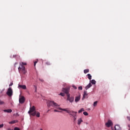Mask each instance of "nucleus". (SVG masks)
<instances>
[{
  "instance_id": "f257e3e1",
  "label": "nucleus",
  "mask_w": 130,
  "mask_h": 130,
  "mask_svg": "<svg viewBox=\"0 0 130 130\" xmlns=\"http://www.w3.org/2000/svg\"><path fill=\"white\" fill-rule=\"evenodd\" d=\"M58 109L59 110H62V111H66L67 113H69L71 116H72V117H75L77 116V113H78V112L71 111L69 110L68 108L62 109L61 108H59Z\"/></svg>"
},
{
  "instance_id": "f03ea898",
  "label": "nucleus",
  "mask_w": 130,
  "mask_h": 130,
  "mask_svg": "<svg viewBox=\"0 0 130 130\" xmlns=\"http://www.w3.org/2000/svg\"><path fill=\"white\" fill-rule=\"evenodd\" d=\"M47 106L48 107H50V106H52V107H55V108H57V109H59L58 108H59V105L53 101H48Z\"/></svg>"
},
{
  "instance_id": "7ed1b4c3",
  "label": "nucleus",
  "mask_w": 130,
  "mask_h": 130,
  "mask_svg": "<svg viewBox=\"0 0 130 130\" xmlns=\"http://www.w3.org/2000/svg\"><path fill=\"white\" fill-rule=\"evenodd\" d=\"M70 87H67L66 88H63L62 89V92H63L64 94H66L67 96H68V95L70 94Z\"/></svg>"
},
{
  "instance_id": "20e7f679",
  "label": "nucleus",
  "mask_w": 130,
  "mask_h": 130,
  "mask_svg": "<svg viewBox=\"0 0 130 130\" xmlns=\"http://www.w3.org/2000/svg\"><path fill=\"white\" fill-rule=\"evenodd\" d=\"M18 70H19V72H21V73H22V74H24V75H25V74L27 73V71H26L25 67L23 66V65H21V66H20L18 68Z\"/></svg>"
},
{
  "instance_id": "39448f33",
  "label": "nucleus",
  "mask_w": 130,
  "mask_h": 130,
  "mask_svg": "<svg viewBox=\"0 0 130 130\" xmlns=\"http://www.w3.org/2000/svg\"><path fill=\"white\" fill-rule=\"evenodd\" d=\"M7 95L9 96V97H11L13 95V89L11 87H9L8 90L7 92H6Z\"/></svg>"
},
{
  "instance_id": "423d86ee",
  "label": "nucleus",
  "mask_w": 130,
  "mask_h": 130,
  "mask_svg": "<svg viewBox=\"0 0 130 130\" xmlns=\"http://www.w3.org/2000/svg\"><path fill=\"white\" fill-rule=\"evenodd\" d=\"M75 100V98L74 96H71V94H68L67 95V101H69L70 103H73Z\"/></svg>"
},
{
  "instance_id": "0eeeda50",
  "label": "nucleus",
  "mask_w": 130,
  "mask_h": 130,
  "mask_svg": "<svg viewBox=\"0 0 130 130\" xmlns=\"http://www.w3.org/2000/svg\"><path fill=\"white\" fill-rule=\"evenodd\" d=\"M35 112H36L35 106H33L32 107L29 108V110L28 111V114H29V115H32L31 114H32V113Z\"/></svg>"
},
{
  "instance_id": "6e6552de",
  "label": "nucleus",
  "mask_w": 130,
  "mask_h": 130,
  "mask_svg": "<svg viewBox=\"0 0 130 130\" xmlns=\"http://www.w3.org/2000/svg\"><path fill=\"white\" fill-rule=\"evenodd\" d=\"M107 127H110V126L113 125V123L111 120H108L107 122L105 124Z\"/></svg>"
},
{
  "instance_id": "1a4fd4ad",
  "label": "nucleus",
  "mask_w": 130,
  "mask_h": 130,
  "mask_svg": "<svg viewBox=\"0 0 130 130\" xmlns=\"http://www.w3.org/2000/svg\"><path fill=\"white\" fill-rule=\"evenodd\" d=\"M31 115L32 116H35V115H36L37 117H40V113L36 111V112L32 113L31 114Z\"/></svg>"
},
{
  "instance_id": "9d476101",
  "label": "nucleus",
  "mask_w": 130,
  "mask_h": 130,
  "mask_svg": "<svg viewBox=\"0 0 130 130\" xmlns=\"http://www.w3.org/2000/svg\"><path fill=\"white\" fill-rule=\"evenodd\" d=\"M19 103H20L21 104H23V103L25 102V97L24 96L20 97L19 98Z\"/></svg>"
},
{
  "instance_id": "9b49d317",
  "label": "nucleus",
  "mask_w": 130,
  "mask_h": 130,
  "mask_svg": "<svg viewBox=\"0 0 130 130\" xmlns=\"http://www.w3.org/2000/svg\"><path fill=\"white\" fill-rule=\"evenodd\" d=\"M18 89H23V90H26V89H27V87L25 85H21L19 84L18 85Z\"/></svg>"
},
{
  "instance_id": "f8f14e48",
  "label": "nucleus",
  "mask_w": 130,
  "mask_h": 130,
  "mask_svg": "<svg viewBox=\"0 0 130 130\" xmlns=\"http://www.w3.org/2000/svg\"><path fill=\"white\" fill-rule=\"evenodd\" d=\"M80 100H81V96L79 95V96L75 97V101L76 103H77L79 102Z\"/></svg>"
},
{
  "instance_id": "ddd939ff",
  "label": "nucleus",
  "mask_w": 130,
  "mask_h": 130,
  "mask_svg": "<svg viewBox=\"0 0 130 130\" xmlns=\"http://www.w3.org/2000/svg\"><path fill=\"white\" fill-rule=\"evenodd\" d=\"M82 122H83V119L82 118H79L77 120V124L78 125H81V123H82Z\"/></svg>"
},
{
  "instance_id": "4468645a",
  "label": "nucleus",
  "mask_w": 130,
  "mask_h": 130,
  "mask_svg": "<svg viewBox=\"0 0 130 130\" xmlns=\"http://www.w3.org/2000/svg\"><path fill=\"white\" fill-rule=\"evenodd\" d=\"M87 96H88V93H87V91H84L82 99H85V98H88Z\"/></svg>"
},
{
  "instance_id": "2eb2a0df",
  "label": "nucleus",
  "mask_w": 130,
  "mask_h": 130,
  "mask_svg": "<svg viewBox=\"0 0 130 130\" xmlns=\"http://www.w3.org/2000/svg\"><path fill=\"white\" fill-rule=\"evenodd\" d=\"M115 130H121V128L119 125H116L114 126Z\"/></svg>"
},
{
  "instance_id": "dca6fc26",
  "label": "nucleus",
  "mask_w": 130,
  "mask_h": 130,
  "mask_svg": "<svg viewBox=\"0 0 130 130\" xmlns=\"http://www.w3.org/2000/svg\"><path fill=\"white\" fill-rule=\"evenodd\" d=\"M4 112H7L8 113H11L12 112L13 110H12V109H7V110H4Z\"/></svg>"
},
{
  "instance_id": "f3484780",
  "label": "nucleus",
  "mask_w": 130,
  "mask_h": 130,
  "mask_svg": "<svg viewBox=\"0 0 130 130\" xmlns=\"http://www.w3.org/2000/svg\"><path fill=\"white\" fill-rule=\"evenodd\" d=\"M91 87H92V84H91V83H89L88 84V85H87L86 87H85V89L86 90H88V89H89V88H91Z\"/></svg>"
},
{
  "instance_id": "a211bd4d",
  "label": "nucleus",
  "mask_w": 130,
  "mask_h": 130,
  "mask_svg": "<svg viewBox=\"0 0 130 130\" xmlns=\"http://www.w3.org/2000/svg\"><path fill=\"white\" fill-rule=\"evenodd\" d=\"M17 122H18V120H16L11 121L9 122V123H10V124H14V123H17Z\"/></svg>"
},
{
  "instance_id": "6ab92c4d",
  "label": "nucleus",
  "mask_w": 130,
  "mask_h": 130,
  "mask_svg": "<svg viewBox=\"0 0 130 130\" xmlns=\"http://www.w3.org/2000/svg\"><path fill=\"white\" fill-rule=\"evenodd\" d=\"M27 64V63L22 62L21 63H20V66H22V67H24V66H26Z\"/></svg>"
},
{
  "instance_id": "aec40b11",
  "label": "nucleus",
  "mask_w": 130,
  "mask_h": 130,
  "mask_svg": "<svg viewBox=\"0 0 130 130\" xmlns=\"http://www.w3.org/2000/svg\"><path fill=\"white\" fill-rule=\"evenodd\" d=\"M87 77H88V79L89 80H91L92 79V76H91V74H87Z\"/></svg>"
},
{
  "instance_id": "412c9836",
  "label": "nucleus",
  "mask_w": 130,
  "mask_h": 130,
  "mask_svg": "<svg viewBox=\"0 0 130 130\" xmlns=\"http://www.w3.org/2000/svg\"><path fill=\"white\" fill-rule=\"evenodd\" d=\"M91 81V84H92V85H95V84H96V81H95V80L93 79L91 81H90V82Z\"/></svg>"
},
{
  "instance_id": "4be33fe9",
  "label": "nucleus",
  "mask_w": 130,
  "mask_h": 130,
  "mask_svg": "<svg viewBox=\"0 0 130 130\" xmlns=\"http://www.w3.org/2000/svg\"><path fill=\"white\" fill-rule=\"evenodd\" d=\"M83 111H85V110L84 109V108H81V109L78 111V113H82V112H83Z\"/></svg>"
},
{
  "instance_id": "5701e85b",
  "label": "nucleus",
  "mask_w": 130,
  "mask_h": 130,
  "mask_svg": "<svg viewBox=\"0 0 130 130\" xmlns=\"http://www.w3.org/2000/svg\"><path fill=\"white\" fill-rule=\"evenodd\" d=\"M98 103V101H95L93 103L94 107H96V106H97Z\"/></svg>"
},
{
  "instance_id": "b1692460",
  "label": "nucleus",
  "mask_w": 130,
  "mask_h": 130,
  "mask_svg": "<svg viewBox=\"0 0 130 130\" xmlns=\"http://www.w3.org/2000/svg\"><path fill=\"white\" fill-rule=\"evenodd\" d=\"M84 74H87V73H89V69H85L84 70Z\"/></svg>"
},
{
  "instance_id": "393cba45",
  "label": "nucleus",
  "mask_w": 130,
  "mask_h": 130,
  "mask_svg": "<svg viewBox=\"0 0 130 130\" xmlns=\"http://www.w3.org/2000/svg\"><path fill=\"white\" fill-rule=\"evenodd\" d=\"M4 104H5V102L0 100V105H4Z\"/></svg>"
},
{
  "instance_id": "a878e982",
  "label": "nucleus",
  "mask_w": 130,
  "mask_h": 130,
  "mask_svg": "<svg viewBox=\"0 0 130 130\" xmlns=\"http://www.w3.org/2000/svg\"><path fill=\"white\" fill-rule=\"evenodd\" d=\"M59 95H60L61 96H62V97H64V96H66V93H64V92H61Z\"/></svg>"
},
{
  "instance_id": "bb28decb",
  "label": "nucleus",
  "mask_w": 130,
  "mask_h": 130,
  "mask_svg": "<svg viewBox=\"0 0 130 130\" xmlns=\"http://www.w3.org/2000/svg\"><path fill=\"white\" fill-rule=\"evenodd\" d=\"M83 114H84V115H85L86 116L88 115V112H84Z\"/></svg>"
},
{
  "instance_id": "cd10ccee",
  "label": "nucleus",
  "mask_w": 130,
  "mask_h": 130,
  "mask_svg": "<svg viewBox=\"0 0 130 130\" xmlns=\"http://www.w3.org/2000/svg\"><path fill=\"white\" fill-rule=\"evenodd\" d=\"M46 64H47V66H50L51 63H50V62H46Z\"/></svg>"
},
{
  "instance_id": "c85d7f7f",
  "label": "nucleus",
  "mask_w": 130,
  "mask_h": 130,
  "mask_svg": "<svg viewBox=\"0 0 130 130\" xmlns=\"http://www.w3.org/2000/svg\"><path fill=\"white\" fill-rule=\"evenodd\" d=\"M77 116H76V117H73L74 121H76V120H77Z\"/></svg>"
},
{
  "instance_id": "c756f323",
  "label": "nucleus",
  "mask_w": 130,
  "mask_h": 130,
  "mask_svg": "<svg viewBox=\"0 0 130 130\" xmlns=\"http://www.w3.org/2000/svg\"><path fill=\"white\" fill-rule=\"evenodd\" d=\"M78 90H83V87H82V86H79L78 87Z\"/></svg>"
},
{
  "instance_id": "7c9ffc66",
  "label": "nucleus",
  "mask_w": 130,
  "mask_h": 130,
  "mask_svg": "<svg viewBox=\"0 0 130 130\" xmlns=\"http://www.w3.org/2000/svg\"><path fill=\"white\" fill-rule=\"evenodd\" d=\"M13 85H14V83L13 82H11V83L9 84V87L13 86Z\"/></svg>"
},
{
  "instance_id": "2f4dec72",
  "label": "nucleus",
  "mask_w": 130,
  "mask_h": 130,
  "mask_svg": "<svg viewBox=\"0 0 130 130\" xmlns=\"http://www.w3.org/2000/svg\"><path fill=\"white\" fill-rule=\"evenodd\" d=\"M39 81H40V82H44V80H43V79H39Z\"/></svg>"
},
{
  "instance_id": "473e14b6",
  "label": "nucleus",
  "mask_w": 130,
  "mask_h": 130,
  "mask_svg": "<svg viewBox=\"0 0 130 130\" xmlns=\"http://www.w3.org/2000/svg\"><path fill=\"white\" fill-rule=\"evenodd\" d=\"M2 127H4V124H2L0 125V128H2Z\"/></svg>"
},
{
  "instance_id": "72a5a7b5",
  "label": "nucleus",
  "mask_w": 130,
  "mask_h": 130,
  "mask_svg": "<svg viewBox=\"0 0 130 130\" xmlns=\"http://www.w3.org/2000/svg\"><path fill=\"white\" fill-rule=\"evenodd\" d=\"M14 130H20V128H18V127H15L14 128Z\"/></svg>"
},
{
  "instance_id": "f704fd0d",
  "label": "nucleus",
  "mask_w": 130,
  "mask_h": 130,
  "mask_svg": "<svg viewBox=\"0 0 130 130\" xmlns=\"http://www.w3.org/2000/svg\"><path fill=\"white\" fill-rule=\"evenodd\" d=\"M54 112H60V111H59L57 110H54Z\"/></svg>"
},
{
  "instance_id": "c9c22d12",
  "label": "nucleus",
  "mask_w": 130,
  "mask_h": 130,
  "mask_svg": "<svg viewBox=\"0 0 130 130\" xmlns=\"http://www.w3.org/2000/svg\"><path fill=\"white\" fill-rule=\"evenodd\" d=\"M36 63H37V61H35V62H34V67H36Z\"/></svg>"
},
{
  "instance_id": "e433bc0d",
  "label": "nucleus",
  "mask_w": 130,
  "mask_h": 130,
  "mask_svg": "<svg viewBox=\"0 0 130 130\" xmlns=\"http://www.w3.org/2000/svg\"><path fill=\"white\" fill-rule=\"evenodd\" d=\"M72 87L74 88V89H77V87L75 85H73Z\"/></svg>"
},
{
  "instance_id": "4c0bfd02",
  "label": "nucleus",
  "mask_w": 130,
  "mask_h": 130,
  "mask_svg": "<svg viewBox=\"0 0 130 130\" xmlns=\"http://www.w3.org/2000/svg\"><path fill=\"white\" fill-rule=\"evenodd\" d=\"M127 119H128V120H129L130 121V117L127 116Z\"/></svg>"
},
{
  "instance_id": "58836bf2",
  "label": "nucleus",
  "mask_w": 130,
  "mask_h": 130,
  "mask_svg": "<svg viewBox=\"0 0 130 130\" xmlns=\"http://www.w3.org/2000/svg\"><path fill=\"white\" fill-rule=\"evenodd\" d=\"M17 56V55H13V57H16Z\"/></svg>"
},
{
  "instance_id": "ea45409f",
  "label": "nucleus",
  "mask_w": 130,
  "mask_h": 130,
  "mask_svg": "<svg viewBox=\"0 0 130 130\" xmlns=\"http://www.w3.org/2000/svg\"><path fill=\"white\" fill-rule=\"evenodd\" d=\"M3 92H4V90H0V93H3Z\"/></svg>"
},
{
  "instance_id": "a19ab883",
  "label": "nucleus",
  "mask_w": 130,
  "mask_h": 130,
  "mask_svg": "<svg viewBox=\"0 0 130 130\" xmlns=\"http://www.w3.org/2000/svg\"><path fill=\"white\" fill-rule=\"evenodd\" d=\"M85 124H88L89 123L88 122H85Z\"/></svg>"
},
{
  "instance_id": "79ce46f5",
  "label": "nucleus",
  "mask_w": 130,
  "mask_h": 130,
  "mask_svg": "<svg viewBox=\"0 0 130 130\" xmlns=\"http://www.w3.org/2000/svg\"><path fill=\"white\" fill-rule=\"evenodd\" d=\"M49 111H50V110H48L47 112H48Z\"/></svg>"
},
{
  "instance_id": "37998d69",
  "label": "nucleus",
  "mask_w": 130,
  "mask_h": 130,
  "mask_svg": "<svg viewBox=\"0 0 130 130\" xmlns=\"http://www.w3.org/2000/svg\"><path fill=\"white\" fill-rule=\"evenodd\" d=\"M16 64H17V63H16L14 64V66H16Z\"/></svg>"
},
{
  "instance_id": "c03bdc74",
  "label": "nucleus",
  "mask_w": 130,
  "mask_h": 130,
  "mask_svg": "<svg viewBox=\"0 0 130 130\" xmlns=\"http://www.w3.org/2000/svg\"><path fill=\"white\" fill-rule=\"evenodd\" d=\"M40 130H43V129H42V128H41Z\"/></svg>"
},
{
  "instance_id": "a18cd8bd",
  "label": "nucleus",
  "mask_w": 130,
  "mask_h": 130,
  "mask_svg": "<svg viewBox=\"0 0 130 130\" xmlns=\"http://www.w3.org/2000/svg\"><path fill=\"white\" fill-rule=\"evenodd\" d=\"M128 126L129 127V125H128Z\"/></svg>"
}]
</instances>
